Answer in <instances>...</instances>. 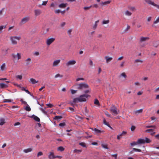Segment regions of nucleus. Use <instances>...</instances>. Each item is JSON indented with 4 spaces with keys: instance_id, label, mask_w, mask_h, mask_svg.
Instances as JSON below:
<instances>
[{
    "instance_id": "1",
    "label": "nucleus",
    "mask_w": 159,
    "mask_h": 159,
    "mask_svg": "<svg viewBox=\"0 0 159 159\" xmlns=\"http://www.w3.org/2000/svg\"><path fill=\"white\" fill-rule=\"evenodd\" d=\"M89 96H90L89 95L87 94H84L81 95L79 98H74L73 99V102L74 103H76L78 102H85L86 100V98Z\"/></svg>"
},
{
    "instance_id": "2",
    "label": "nucleus",
    "mask_w": 159,
    "mask_h": 159,
    "mask_svg": "<svg viewBox=\"0 0 159 159\" xmlns=\"http://www.w3.org/2000/svg\"><path fill=\"white\" fill-rule=\"evenodd\" d=\"M21 39L20 36H12L10 37V39L11 43L13 45H16L17 44L16 40L19 41Z\"/></svg>"
},
{
    "instance_id": "3",
    "label": "nucleus",
    "mask_w": 159,
    "mask_h": 159,
    "mask_svg": "<svg viewBox=\"0 0 159 159\" xmlns=\"http://www.w3.org/2000/svg\"><path fill=\"white\" fill-rule=\"evenodd\" d=\"M151 141L148 138L146 137L145 139H139L137 140L138 144H144L145 143H149L151 142Z\"/></svg>"
},
{
    "instance_id": "4",
    "label": "nucleus",
    "mask_w": 159,
    "mask_h": 159,
    "mask_svg": "<svg viewBox=\"0 0 159 159\" xmlns=\"http://www.w3.org/2000/svg\"><path fill=\"white\" fill-rule=\"evenodd\" d=\"M146 128H152L154 129H147L145 130V132H148L149 133H151V135L152 136L154 135L155 133V132H153L154 129H156V126L155 125H151V126H146Z\"/></svg>"
},
{
    "instance_id": "5",
    "label": "nucleus",
    "mask_w": 159,
    "mask_h": 159,
    "mask_svg": "<svg viewBox=\"0 0 159 159\" xmlns=\"http://www.w3.org/2000/svg\"><path fill=\"white\" fill-rule=\"evenodd\" d=\"M110 111L113 115H116L119 114V111H117L116 107L114 105L111 106Z\"/></svg>"
},
{
    "instance_id": "6",
    "label": "nucleus",
    "mask_w": 159,
    "mask_h": 159,
    "mask_svg": "<svg viewBox=\"0 0 159 159\" xmlns=\"http://www.w3.org/2000/svg\"><path fill=\"white\" fill-rule=\"evenodd\" d=\"M89 86L87 84L85 83H82L78 84V89L81 90L83 89L88 88Z\"/></svg>"
},
{
    "instance_id": "7",
    "label": "nucleus",
    "mask_w": 159,
    "mask_h": 159,
    "mask_svg": "<svg viewBox=\"0 0 159 159\" xmlns=\"http://www.w3.org/2000/svg\"><path fill=\"white\" fill-rule=\"evenodd\" d=\"M90 129L93 131H94L93 133L95 134L98 135L101 134L103 133L104 131L103 130H101L96 128H90Z\"/></svg>"
},
{
    "instance_id": "8",
    "label": "nucleus",
    "mask_w": 159,
    "mask_h": 159,
    "mask_svg": "<svg viewBox=\"0 0 159 159\" xmlns=\"http://www.w3.org/2000/svg\"><path fill=\"white\" fill-rule=\"evenodd\" d=\"M30 18L28 16H26L23 18L20 23L21 25L24 24L27 22H28L30 20Z\"/></svg>"
},
{
    "instance_id": "9",
    "label": "nucleus",
    "mask_w": 159,
    "mask_h": 159,
    "mask_svg": "<svg viewBox=\"0 0 159 159\" xmlns=\"http://www.w3.org/2000/svg\"><path fill=\"white\" fill-rule=\"evenodd\" d=\"M76 63V61L75 60H70L67 62L66 63V66L68 67L71 65H73L75 64Z\"/></svg>"
},
{
    "instance_id": "10",
    "label": "nucleus",
    "mask_w": 159,
    "mask_h": 159,
    "mask_svg": "<svg viewBox=\"0 0 159 159\" xmlns=\"http://www.w3.org/2000/svg\"><path fill=\"white\" fill-rule=\"evenodd\" d=\"M11 56L14 59H17V60L20 59L21 58V54L19 53H18L16 54L14 53H12L11 54Z\"/></svg>"
},
{
    "instance_id": "11",
    "label": "nucleus",
    "mask_w": 159,
    "mask_h": 159,
    "mask_svg": "<svg viewBox=\"0 0 159 159\" xmlns=\"http://www.w3.org/2000/svg\"><path fill=\"white\" fill-rule=\"evenodd\" d=\"M145 1L148 4L156 7L159 9V5L155 4L153 2H152L151 0H145Z\"/></svg>"
},
{
    "instance_id": "12",
    "label": "nucleus",
    "mask_w": 159,
    "mask_h": 159,
    "mask_svg": "<svg viewBox=\"0 0 159 159\" xmlns=\"http://www.w3.org/2000/svg\"><path fill=\"white\" fill-rule=\"evenodd\" d=\"M55 40V39L54 38H52L48 39L46 40V44L48 46L50 45Z\"/></svg>"
},
{
    "instance_id": "13",
    "label": "nucleus",
    "mask_w": 159,
    "mask_h": 159,
    "mask_svg": "<svg viewBox=\"0 0 159 159\" xmlns=\"http://www.w3.org/2000/svg\"><path fill=\"white\" fill-rule=\"evenodd\" d=\"M34 12L35 16H37L41 15L42 13V11L40 9H36L34 10Z\"/></svg>"
},
{
    "instance_id": "14",
    "label": "nucleus",
    "mask_w": 159,
    "mask_h": 159,
    "mask_svg": "<svg viewBox=\"0 0 159 159\" xmlns=\"http://www.w3.org/2000/svg\"><path fill=\"white\" fill-rule=\"evenodd\" d=\"M60 61L61 60L60 59H58L54 61L52 63V66L53 67H56L60 63Z\"/></svg>"
},
{
    "instance_id": "15",
    "label": "nucleus",
    "mask_w": 159,
    "mask_h": 159,
    "mask_svg": "<svg viewBox=\"0 0 159 159\" xmlns=\"http://www.w3.org/2000/svg\"><path fill=\"white\" fill-rule=\"evenodd\" d=\"M149 39V38L148 37H144L142 36L140 38V42L141 43L143 42H145L147 40H148Z\"/></svg>"
},
{
    "instance_id": "16",
    "label": "nucleus",
    "mask_w": 159,
    "mask_h": 159,
    "mask_svg": "<svg viewBox=\"0 0 159 159\" xmlns=\"http://www.w3.org/2000/svg\"><path fill=\"white\" fill-rule=\"evenodd\" d=\"M104 58L106 60V63H108L109 62L111 61L112 60V57H109L107 56H105Z\"/></svg>"
},
{
    "instance_id": "17",
    "label": "nucleus",
    "mask_w": 159,
    "mask_h": 159,
    "mask_svg": "<svg viewBox=\"0 0 159 159\" xmlns=\"http://www.w3.org/2000/svg\"><path fill=\"white\" fill-rule=\"evenodd\" d=\"M99 22V20L95 21L94 25H93L92 26V28L93 29L95 30L97 29L98 25V23Z\"/></svg>"
},
{
    "instance_id": "18",
    "label": "nucleus",
    "mask_w": 159,
    "mask_h": 159,
    "mask_svg": "<svg viewBox=\"0 0 159 159\" xmlns=\"http://www.w3.org/2000/svg\"><path fill=\"white\" fill-rule=\"evenodd\" d=\"M30 82H31L33 84H35L39 82L38 80L36 81L35 79L33 78H31L30 80Z\"/></svg>"
},
{
    "instance_id": "19",
    "label": "nucleus",
    "mask_w": 159,
    "mask_h": 159,
    "mask_svg": "<svg viewBox=\"0 0 159 159\" xmlns=\"http://www.w3.org/2000/svg\"><path fill=\"white\" fill-rule=\"evenodd\" d=\"M0 68L1 70L2 71H3L6 69V65L5 63H3L1 66Z\"/></svg>"
},
{
    "instance_id": "20",
    "label": "nucleus",
    "mask_w": 159,
    "mask_h": 159,
    "mask_svg": "<svg viewBox=\"0 0 159 159\" xmlns=\"http://www.w3.org/2000/svg\"><path fill=\"white\" fill-rule=\"evenodd\" d=\"M55 156L54 155L53 152H50V154L48 155V158H49V159H51V158H55Z\"/></svg>"
},
{
    "instance_id": "21",
    "label": "nucleus",
    "mask_w": 159,
    "mask_h": 159,
    "mask_svg": "<svg viewBox=\"0 0 159 159\" xmlns=\"http://www.w3.org/2000/svg\"><path fill=\"white\" fill-rule=\"evenodd\" d=\"M143 109H141L139 110L134 111V113L135 114L137 115L139 113H142L143 112Z\"/></svg>"
},
{
    "instance_id": "22",
    "label": "nucleus",
    "mask_w": 159,
    "mask_h": 159,
    "mask_svg": "<svg viewBox=\"0 0 159 159\" xmlns=\"http://www.w3.org/2000/svg\"><path fill=\"white\" fill-rule=\"evenodd\" d=\"M110 1H107L105 2H102L101 4L102 6H106L107 4H110Z\"/></svg>"
},
{
    "instance_id": "23",
    "label": "nucleus",
    "mask_w": 159,
    "mask_h": 159,
    "mask_svg": "<svg viewBox=\"0 0 159 159\" xmlns=\"http://www.w3.org/2000/svg\"><path fill=\"white\" fill-rule=\"evenodd\" d=\"M25 64L26 65H29L31 62V59L30 58H28L25 60Z\"/></svg>"
},
{
    "instance_id": "24",
    "label": "nucleus",
    "mask_w": 159,
    "mask_h": 159,
    "mask_svg": "<svg viewBox=\"0 0 159 159\" xmlns=\"http://www.w3.org/2000/svg\"><path fill=\"white\" fill-rule=\"evenodd\" d=\"M32 117L33 118V119L36 121L38 122H39L40 121V119L38 116H35L34 115H32Z\"/></svg>"
},
{
    "instance_id": "25",
    "label": "nucleus",
    "mask_w": 159,
    "mask_h": 159,
    "mask_svg": "<svg viewBox=\"0 0 159 159\" xmlns=\"http://www.w3.org/2000/svg\"><path fill=\"white\" fill-rule=\"evenodd\" d=\"M66 3H62L59 5L58 7L60 8H65L66 7Z\"/></svg>"
},
{
    "instance_id": "26",
    "label": "nucleus",
    "mask_w": 159,
    "mask_h": 159,
    "mask_svg": "<svg viewBox=\"0 0 159 159\" xmlns=\"http://www.w3.org/2000/svg\"><path fill=\"white\" fill-rule=\"evenodd\" d=\"M7 85L3 83H1L0 84V87L1 88L3 89L7 88Z\"/></svg>"
},
{
    "instance_id": "27",
    "label": "nucleus",
    "mask_w": 159,
    "mask_h": 159,
    "mask_svg": "<svg viewBox=\"0 0 159 159\" xmlns=\"http://www.w3.org/2000/svg\"><path fill=\"white\" fill-rule=\"evenodd\" d=\"M32 151V149L31 148H29L27 149H25L23 150L24 152L26 153L31 152Z\"/></svg>"
},
{
    "instance_id": "28",
    "label": "nucleus",
    "mask_w": 159,
    "mask_h": 159,
    "mask_svg": "<svg viewBox=\"0 0 159 159\" xmlns=\"http://www.w3.org/2000/svg\"><path fill=\"white\" fill-rule=\"evenodd\" d=\"M125 14L126 16H130L132 15V13L128 10H127L125 12Z\"/></svg>"
},
{
    "instance_id": "29",
    "label": "nucleus",
    "mask_w": 159,
    "mask_h": 159,
    "mask_svg": "<svg viewBox=\"0 0 159 159\" xmlns=\"http://www.w3.org/2000/svg\"><path fill=\"white\" fill-rule=\"evenodd\" d=\"M5 123V120L3 118L0 119V125H2Z\"/></svg>"
},
{
    "instance_id": "30",
    "label": "nucleus",
    "mask_w": 159,
    "mask_h": 159,
    "mask_svg": "<svg viewBox=\"0 0 159 159\" xmlns=\"http://www.w3.org/2000/svg\"><path fill=\"white\" fill-rule=\"evenodd\" d=\"M110 22V20H104L102 21V25H105L108 24Z\"/></svg>"
},
{
    "instance_id": "31",
    "label": "nucleus",
    "mask_w": 159,
    "mask_h": 159,
    "mask_svg": "<svg viewBox=\"0 0 159 159\" xmlns=\"http://www.w3.org/2000/svg\"><path fill=\"white\" fill-rule=\"evenodd\" d=\"M159 22V16L157 18L156 20L154 21L153 22V24H157V23ZM152 26L154 27V25H153Z\"/></svg>"
},
{
    "instance_id": "32",
    "label": "nucleus",
    "mask_w": 159,
    "mask_h": 159,
    "mask_svg": "<svg viewBox=\"0 0 159 159\" xmlns=\"http://www.w3.org/2000/svg\"><path fill=\"white\" fill-rule=\"evenodd\" d=\"M94 104L98 106L100 105V103L99 101L97 99H95L94 100Z\"/></svg>"
},
{
    "instance_id": "33",
    "label": "nucleus",
    "mask_w": 159,
    "mask_h": 159,
    "mask_svg": "<svg viewBox=\"0 0 159 159\" xmlns=\"http://www.w3.org/2000/svg\"><path fill=\"white\" fill-rule=\"evenodd\" d=\"M64 150V148L62 146H60L57 148L58 151L62 152Z\"/></svg>"
},
{
    "instance_id": "34",
    "label": "nucleus",
    "mask_w": 159,
    "mask_h": 159,
    "mask_svg": "<svg viewBox=\"0 0 159 159\" xmlns=\"http://www.w3.org/2000/svg\"><path fill=\"white\" fill-rule=\"evenodd\" d=\"M62 118L61 116H55L54 119L56 120H58L60 119H61Z\"/></svg>"
},
{
    "instance_id": "35",
    "label": "nucleus",
    "mask_w": 159,
    "mask_h": 159,
    "mask_svg": "<svg viewBox=\"0 0 159 159\" xmlns=\"http://www.w3.org/2000/svg\"><path fill=\"white\" fill-rule=\"evenodd\" d=\"M143 61L140 59H136L134 61V63H138V62L143 63Z\"/></svg>"
},
{
    "instance_id": "36",
    "label": "nucleus",
    "mask_w": 159,
    "mask_h": 159,
    "mask_svg": "<svg viewBox=\"0 0 159 159\" xmlns=\"http://www.w3.org/2000/svg\"><path fill=\"white\" fill-rule=\"evenodd\" d=\"M128 9L131 10V11H134L136 10V9L135 7H133L129 6L128 7Z\"/></svg>"
},
{
    "instance_id": "37",
    "label": "nucleus",
    "mask_w": 159,
    "mask_h": 159,
    "mask_svg": "<svg viewBox=\"0 0 159 159\" xmlns=\"http://www.w3.org/2000/svg\"><path fill=\"white\" fill-rule=\"evenodd\" d=\"M133 151H135V152H141V149L135 148H133V150L131 151V153H133Z\"/></svg>"
},
{
    "instance_id": "38",
    "label": "nucleus",
    "mask_w": 159,
    "mask_h": 159,
    "mask_svg": "<svg viewBox=\"0 0 159 159\" xmlns=\"http://www.w3.org/2000/svg\"><path fill=\"white\" fill-rule=\"evenodd\" d=\"M27 106H26V107H25V109L26 111H31V108L30 106L28 105L27 104Z\"/></svg>"
},
{
    "instance_id": "39",
    "label": "nucleus",
    "mask_w": 159,
    "mask_h": 159,
    "mask_svg": "<svg viewBox=\"0 0 159 159\" xmlns=\"http://www.w3.org/2000/svg\"><path fill=\"white\" fill-rule=\"evenodd\" d=\"M40 54V53L39 52H34L33 53V55L34 56H39Z\"/></svg>"
},
{
    "instance_id": "40",
    "label": "nucleus",
    "mask_w": 159,
    "mask_h": 159,
    "mask_svg": "<svg viewBox=\"0 0 159 159\" xmlns=\"http://www.w3.org/2000/svg\"><path fill=\"white\" fill-rule=\"evenodd\" d=\"M123 77L125 78H126V75L125 74L124 72L122 73L120 75L119 77Z\"/></svg>"
},
{
    "instance_id": "41",
    "label": "nucleus",
    "mask_w": 159,
    "mask_h": 159,
    "mask_svg": "<svg viewBox=\"0 0 159 159\" xmlns=\"http://www.w3.org/2000/svg\"><path fill=\"white\" fill-rule=\"evenodd\" d=\"M92 7V5H91L89 7H84L83 8V9L84 10L87 11L88 10H89V9H90Z\"/></svg>"
},
{
    "instance_id": "42",
    "label": "nucleus",
    "mask_w": 159,
    "mask_h": 159,
    "mask_svg": "<svg viewBox=\"0 0 159 159\" xmlns=\"http://www.w3.org/2000/svg\"><path fill=\"white\" fill-rule=\"evenodd\" d=\"M82 151V150H77V149H75L74 150L73 152L74 153L76 152L79 153L81 152Z\"/></svg>"
},
{
    "instance_id": "43",
    "label": "nucleus",
    "mask_w": 159,
    "mask_h": 159,
    "mask_svg": "<svg viewBox=\"0 0 159 159\" xmlns=\"http://www.w3.org/2000/svg\"><path fill=\"white\" fill-rule=\"evenodd\" d=\"M103 123L104 124H105V125H107L108 126H110V125H109V123H108L106 121V120L105 119H104L103 120Z\"/></svg>"
},
{
    "instance_id": "44",
    "label": "nucleus",
    "mask_w": 159,
    "mask_h": 159,
    "mask_svg": "<svg viewBox=\"0 0 159 159\" xmlns=\"http://www.w3.org/2000/svg\"><path fill=\"white\" fill-rule=\"evenodd\" d=\"M79 145L83 147H86V145L85 143L83 142L80 143H79Z\"/></svg>"
},
{
    "instance_id": "45",
    "label": "nucleus",
    "mask_w": 159,
    "mask_h": 159,
    "mask_svg": "<svg viewBox=\"0 0 159 159\" xmlns=\"http://www.w3.org/2000/svg\"><path fill=\"white\" fill-rule=\"evenodd\" d=\"M48 0H46L45 1H43L41 5L43 6H46L48 3Z\"/></svg>"
},
{
    "instance_id": "46",
    "label": "nucleus",
    "mask_w": 159,
    "mask_h": 159,
    "mask_svg": "<svg viewBox=\"0 0 159 159\" xmlns=\"http://www.w3.org/2000/svg\"><path fill=\"white\" fill-rule=\"evenodd\" d=\"M72 30L71 29L68 30L67 31V33L69 36H70L71 35V32Z\"/></svg>"
},
{
    "instance_id": "47",
    "label": "nucleus",
    "mask_w": 159,
    "mask_h": 159,
    "mask_svg": "<svg viewBox=\"0 0 159 159\" xmlns=\"http://www.w3.org/2000/svg\"><path fill=\"white\" fill-rule=\"evenodd\" d=\"M54 77H55V78H58V77H61H61H62V75H60L59 74H56L55 76Z\"/></svg>"
},
{
    "instance_id": "48",
    "label": "nucleus",
    "mask_w": 159,
    "mask_h": 159,
    "mask_svg": "<svg viewBox=\"0 0 159 159\" xmlns=\"http://www.w3.org/2000/svg\"><path fill=\"white\" fill-rule=\"evenodd\" d=\"M102 148H105V149H108V148L107 147V145L106 144H102Z\"/></svg>"
},
{
    "instance_id": "49",
    "label": "nucleus",
    "mask_w": 159,
    "mask_h": 159,
    "mask_svg": "<svg viewBox=\"0 0 159 159\" xmlns=\"http://www.w3.org/2000/svg\"><path fill=\"white\" fill-rule=\"evenodd\" d=\"M138 143H137V141L136 142H134L133 143H130V145L131 146H134L135 145H136L138 144Z\"/></svg>"
},
{
    "instance_id": "50",
    "label": "nucleus",
    "mask_w": 159,
    "mask_h": 159,
    "mask_svg": "<svg viewBox=\"0 0 159 159\" xmlns=\"http://www.w3.org/2000/svg\"><path fill=\"white\" fill-rule=\"evenodd\" d=\"M6 28V26L1 25L0 26V32H2V30L4 28Z\"/></svg>"
},
{
    "instance_id": "51",
    "label": "nucleus",
    "mask_w": 159,
    "mask_h": 159,
    "mask_svg": "<svg viewBox=\"0 0 159 159\" xmlns=\"http://www.w3.org/2000/svg\"><path fill=\"white\" fill-rule=\"evenodd\" d=\"M43 153L42 152H39L37 154V156L39 157L40 156H42Z\"/></svg>"
},
{
    "instance_id": "52",
    "label": "nucleus",
    "mask_w": 159,
    "mask_h": 159,
    "mask_svg": "<svg viewBox=\"0 0 159 159\" xmlns=\"http://www.w3.org/2000/svg\"><path fill=\"white\" fill-rule=\"evenodd\" d=\"M61 11H60L59 9L56 10L54 11L55 13L56 14L59 13H61Z\"/></svg>"
},
{
    "instance_id": "53",
    "label": "nucleus",
    "mask_w": 159,
    "mask_h": 159,
    "mask_svg": "<svg viewBox=\"0 0 159 159\" xmlns=\"http://www.w3.org/2000/svg\"><path fill=\"white\" fill-rule=\"evenodd\" d=\"M16 78L19 79L21 80L22 79V76L21 75H17L16 77Z\"/></svg>"
},
{
    "instance_id": "54",
    "label": "nucleus",
    "mask_w": 159,
    "mask_h": 159,
    "mask_svg": "<svg viewBox=\"0 0 159 159\" xmlns=\"http://www.w3.org/2000/svg\"><path fill=\"white\" fill-rule=\"evenodd\" d=\"M105 114L108 117H110L111 116V115L109 114L108 112L107 111H106L105 112Z\"/></svg>"
},
{
    "instance_id": "55",
    "label": "nucleus",
    "mask_w": 159,
    "mask_h": 159,
    "mask_svg": "<svg viewBox=\"0 0 159 159\" xmlns=\"http://www.w3.org/2000/svg\"><path fill=\"white\" fill-rule=\"evenodd\" d=\"M20 101L22 103L25 105H27V103L25 101H24L22 99H21Z\"/></svg>"
},
{
    "instance_id": "56",
    "label": "nucleus",
    "mask_w": 159,
    "mask_h": 159,
    "mask_svg": "<svg viewBox=\"0 0 159 159\" xmlns=\"http://www.w3.org/2000/svg\"><path fill=\"white\" fill-rule=\"evenodd\" d=\"M11 102V100L10 99H5L4 102Z\"/></svg>"
},
{
    "instance_id": "57",
    "label": "nucleus",
    "mask_w": 159,
    "mask_h": 159,
    "mask_svg": "<svg viewBox=\"0 0 159 159\" xmlns=\"http://www.w3.org/2000/svg\"><path fill=\"white\" fill-rule=\"evenodd\" d=\"M80 80H84V79L82 78H78L76 79V81H78Z\"/></svg>"
},
{
    "instance_id": "58",
    "label": "nucleus",
    "mask_w": 159,
    "mask_h": 159,
    "mask_svg": "<svg viewBox=\"0 0 159 159\" xmlns=\"http://www.w3.org/2000/svg\"><path fill=\"white\" fill-rule=\"evenodd\" d=\"M46 105L48 106L49 108H52V107L53 106V105L52 104H46Z\"/></svg>"
},
{
    "instance_id": "59",
    "label": "nucleus",
    "mask_w": 159,
    "mask_h": 159,
    "mask_svg": "<svg viewBox=\"0 0 159 159\" xmlns=\"http://www.w3.org/2000/svg\"><path fill=\"white\" fill-rule=\"evenodd\" d=\"M91 89L89 88L88 89L85 90L84 91V93H87L90 92Z\"/></svg>"
},
{
    "instance_id": "60",
    "label": "nucleus",
    "mask_w": 159,
    "mask_h": 159,
    "mask_svg": "<svg viewBox=\"0 0 159 159\" xmlns=\"http://www.w3.org/2000/svg\"><path fill=\"white\" fill-rule=\"evenodd\" d=\"M126 133V132L124 131L120 134V135L122 137L123 136L125 135Z\"/></svg>"
},
{
    "instance_id": "61",
    "label": "nucleus",
    "mask_w": 159,
    "mask_h": 159,
    "mask_svg": "<svg viewBox=\"0 0 159 159\" xmlns=\"http://www.w3.org/2000/svg\"><path fill=\"white\" fill-rule=\"evenodd\" d=\"M66 124L64 122H63V123H60L59 124V125L60 126H65V125Z\"/></svg>"
},
{
    "instance_id": "62",
    "label": "nucleus",
    "mask_w": 159,
    "mask_h": 159,
    "mask_svg": "<svg viewBox=\"0 0 159 159\" xmlns=\"http://www.w3.org/2000/svg\"><path fill=\"white\" fill-rule=\"evenodd\" d=\"M135 129V127L134 125H132L131 127V130L132 131H133Z\"/></svg>"
},
{
    "instance_id": "63",
    "label": "nucleus",
    "mask_w": 159,
    "mask_h": 159,
    "mask_svg": "<svg viewBox=\"0 0 159 159\" xmlns=\"http://www.w3.org/2000/svg\"><path fill=\"white\" fill-rule=\"evenodd\" d=\"M66 25V23L65 22H63L61 23L60 24V26L61 27H63Z\"/></svg>"
},
{
    "instance_id": "64",
    "label": "nucleus",
    "mask_w": 159,
    "mask_h": 159,
    "mask_svg": "<svg viewBox=\"0 0 159 159\" xmlns=\"http://www.w3.org/2000/svg\"><path fill=\"white\" fill-rule=\"evenodd\" d=\"M71 93L72 94H74L77 91L72 89L71 90Z\"/></svg>"
}]
</instances>
